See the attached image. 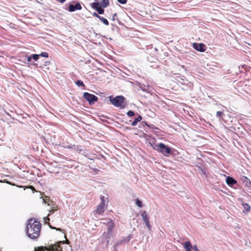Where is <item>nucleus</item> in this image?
<instances>
[{"instance_id":"nucleus-34","label":"nucleus","mask_w":251,"mask_h":251,"mask_svg":"<svg viewBox=\"0 0 251 251\" xmlns=\"http://www.w3.org/2000/svg\"><path fill=\"white\" fill-rule=\"evenodd\" d=\"M150 128H151L152 130H154V129H156V130H160L158 128L156 127L154 125H153L152 124L150 125Z\"/></svg>"},{"instance_id":"nucleus-36","label":"nucleus","mask_w":251,"mask_h":251,"mask_svg":"<svg viewBox=\"0 0 251 251\" xmlns=\"http://www.w3.org/2000/svg\"><path fill=\"white\" fill-rule=\"evenodd\" d=\"M117 1L122 4H125L127 2V0H117Z\"/></svg>"},{"instance_id":"nucleus-6","label":"nucleus","mask_w":251,"mask_h":251,"mask_svg":"<svg viewBox=\"0 0 251 251\" xmlns=\"http://www.w3.org/2000/svg\"><path fill=\"white\" fill-rule=\"evenodd\" d=\"M64 241H58L54 244L49 245L47 249L48 251H62L61 244H64Z\"/></svg>"},{"instance_id":"nucleus-5","label":"nucleus","mask_w":251,"mask_h":251,"mask_svg":"<svg viewBox=\"0 0 251 251\" xmlns=\"http://www.w3.org/2000/svg\"><path fill=\"white\" fill-rule=\"evenodd\" d=\"M83 98L90 105L94 104L98 100V98L96 96L88 92H84L83 93Z\"/></svg>"},{"instance_id":"nucleus-47","label":"nucleus","mask_w":251,"mask_h":251,"mask_svg":"<svg viewBox=\"0 0 251 251\" xmlns=\"http://www.w3.org/2000/svg\"><path fill=\"white\" fill-rule=\"evenodd\" d=\"M94 171H95V172H97V171H99V170L98 169H94Z\"/></svg>"},{"instance_id":"nucleus-8","label":"nucleus","mask_w":251,"mask_h":251,"mask_svg":"<svg viewBox=\"0 0 251 251\" xmlns=\"http://www.w3.org/2000/svg\"><path fill=\"white\" fill-rule=\"evenodd\" d=\"M141 217L144 223L146 224V226L149 229V230H151V226L150 224L149 221V217L148 215V214L146 211H144L141 214Z\"/></svg>"},{"instance_id":"nucleus-19","label":"nucleus","mask_w":251,"mask_h":251,"mask_svg":"<svg viewBox=\"0 0 251 251\" xmlns=\"http://www.w3.org/2000/svg\"><path fill=\"white\" fill-rule=\"evenodd\" d=\"M225 116V113L221 111H219L216 112V117L221 121H224V117Z\"/></svg>"},{"instance_id":"nucleus-24","label":"nucleus","mask_w":251,"mask_h":251,"mask_svg":"<svg viewBox=\"0 0 251 251\" xmlns=\"http://www.w3.org/2000/svg\"><path fill=\"white\" fill-rule=\"evenodd\" d=\"M99 20L105 25H109V22L108 20L103 18V17L100 16L99 18Z\"/></svg>"},{"instance_id":"nucleus-44","label":"nucleus","mask_w":251,"mask_h":251,"mask_svg":"<svg viewBox=\"0 0 251 251\" xmlns=\"http://www.w3.org/2000/svg\"><path fill=\"white\" fill-rule=\"evenodd\" d=\"M67 149H73V146H68L66 147Z\"/></svg>"},{"instance_id":"nucleus-35","label":"nucleus","mask_w":251,"mask_h":251,"mask_svg":"<svg viewBox=\"0 0 251 251\" xmlns=\"http://www.w3.org/2000/svg\"><path fill=\"white\" fill-rule=\"evenodd\" d=\"M100 203H103L105 204V197L103 196H101L100 198Z\"/></svg>"},{"instance_id":"nucleus-27","label":"nucleus","mask_w":251,"mask_h":251,"mask_svg":"<svg viewBox=\"0 0 251 251\" xmlns=\"http://www.w3.org/2000/svg\"><path fill=\"white\" fill-rule=\"evenodd\" d=\"M135 203L139 207H143V203H142V201H141L138 199H136L135 200Z\"/></svg>"},{"instance_id":"nucleus-18","label":"nucleus","mask_w":251,"mask_h":251,"mask_svg":"<svg viewBox=\"0 0 251 251\" xmlns=\"http://www.w3.org/2000/svg\"><path fill=\"white\" fill-rule=\"evenodd\" d=\"M104 204L103 203H100L97 206V208L96 209L97 213L99 214H101L104 212Z\"/></svg>"},{"instance_id":"nucleus-41","label":"nucleus","mask_w":251,"mask_h":251,"mask_svg":"<svg viewBox=\"0 0 251 251\" xmlns=\"http://www.w3.org/2000/svg\"><path fill=\"white\" fill-rule=\"evenodd\" d=\"M56 210H57L56 209H54L53 208H52V209L50 210V212H51V213H53Z\"/></svg>"},{"instance_id":"nucleus-28","label":"nucleus","mask_w":251,"mask_h":251,"mask_svg":"<svg viewBox=\"0 0 251 251\" xmlns=\"http://www.w3.org/2000/svg\"><path fill=\"white\" fill-rule=\"evenodd\" d=\"M32 59L34 61H37L39 58V55L38 54H33L31 55Z\"/></svg>"},{"instance_id":"nucleus-32","label":"nucleus","mask_w":251,"mask_h":251,"mask_svg":"<svg viewBox=\"0 0 251 251\" xmlns=\"http://www.w3.org/2000/svg\"><path fill=\"white\" fill-rule=\"evenodd\" d=\"M104 8H100L97 9L96 11L99 14H103L104 12Z\"/></svg>"},{"instance_id":"nucleus-14","label":"nucleus","mask_w":251,"mask_h":251,"mask_svg":"<svg viewBox=\"0 0 251 251\" xmlns=\"http://www.w3.org/2000/svg\"><path fill=\"white\" fill-rule=\"evenodd\" d=\"M109 222H108V226L107 228V233L110 234V235L111 234V232L113 231V229L114 227V224L112 222V220L108 219Z\"/></svg>"},{"instance_id":"nucleus-33","label":"nucleus","mask_w":251,"mask_h":251,"mask_svg":"<svg viewBox=\"0 0 251 251\" xmlns=\"http://www.w3.org/2000/svg\"><path fill=\"white\" fill-rule=\"evenodd\" d=\"M149 144H150V146L152 148V149H153V147H155V146H157V144H155L154 142H149Z\"/></svg>"},{"instance_id":"nucleus-7","label":"nucleus","mask_w":251,"mask_h":251,"mask_svg":"<svg viewBox=\"0 0 251 251\" xmlns=\"http://www.w3.org/2000/svg\"><path fill=\"white\" fill-rule=\"evenodd\" d=\"M184 248L186 251H200L196 245L192 246L191 243L189 241H186L184 243Z\"/></svg>"},{"instance_id":"nucleus-13","label":"nucleus","mask_w":251,"mask_h":251,"mask_svg":"<svg viewBox=\"0 0 251 251\" xmlns=\"http://www.w3.org/2000/svg\"><path fill=\"white\" fill-rule=\"evenodd\" d=\"M239 201L241 202V204L244 208V210L243 211V213L246 212L247 213L248 212H249L251 210L250 205L247 203H244L243 200L242 198L239 199Z\"/></svg>"},{"instance_id":"nucleus-22","label":"nucleus","mask_w":251,"mask_h":251,"mask_svg":"<svg viewBox=\"0 0 251 251\" xmlns=\"http://www.w3.org/2000/svg\"><path fill=\"white\" fill-rule=\"evenodd\" d=\"M100 2V6H101V8H105L109 4V1L108 0H101Z\"/></svg>"},{"instance_id":"nucleus-3","label":"nucleus","mask_w":251,"mask_h":251,"mask_svg":"<svg viewBox=\"0 0 251 251\" xmlns=\"http://www.w3.org/2000/svg\"><path fill=\"white\" fill-rule=\"evenodd\" d=\"M109 99L111 103L116 107H120L121 109H124L125 107V105L124 104L126 98L123 96H117L115 97H113L112 96L109 97Z\"/></svg>"},{"instance_id":"nucleus-4","label":"nucleus","mask_w":251,"mask_h":251,"mask_svg":"<svg viewBox=\"0 0 251 251\" xmlns=\"http://www.w3.org/2000/svg\"><path fill=\"white\" fill-rule=\"evenodd\" d=\"M180 87L184 91L192 90L193 89V84L188 81L184 77V78H178L177 79Z\"/></svg>"},{"instance_id":"nucleus-20","label":"nucleus","mask_w":251,"mask_h":251,"mask_svg":"<svg viewBox=\"0 0 251 251\" xmlns=\"http://www.w3.org/2000/svg\"><path fill=\"white\" fill-rule=\"evenodd\" d=\"M142 119V117L140 115H138V117L137 118H136L131 123V126H136L138 123L140 122Z\"/></svg>"},{"instance_id":"nucleus-38","label":"nucleus","mask_w":251,"mask_h":251,"mask_svg":"<svg viewBox=\"0 0 251 251\" xmlns=\"http://www.w3.org/2000/svg\"><path fill=\"white\" fill-rule=\"evenodd\" d=\"M49 226H50V227L51 229H56L57 231H62V229L61 228H56L55 227L52 226L51 225H50Z\"/></svg>"},{"instance_id":"nucleus-31","label":"nucleus","mask_w":251,"mask_h":251,"mask_svg":"<svg viewBox=\"0 0 251 251\" xmlns=\"http://www.w3.org/2000/svg\"><path fill=\"white\" fill-rule=\"evenodd\" d=\"M127 115L129 117H132L135 115L134 112L132 110H128L126 113Z\"/></svg>"},{"instance_id":"nucleus-11","label":"nucleus","mask_w":251,"mask_h":251,"mask_svg":"<svg viewBox=\"0 0 251 251\" xmlns=\"http://www.w3.org/2000/svg\"><path fill=\"white\" fill-rule=\"evenodd\" d=\"M226 182L227 185L230 187H233L234 185L237 183V181L230 176H227L226 177Z\"/></svg>"},{"instance_id":"nucleus-45","label":"nucleus","mask_w":251,"mask_h":251,"mask_svg":"<svg viewBox=\"0 0 251 251\" xmlns=\"http://www.w3.org/2000/svg\"><path fill=\"white\" fill-rule=\"evenodd\" d=\"M151 67H154V68H156L158 67V66L157 65H154V66H151Z\"/></svg>"},{"instance_id":"nucleus-29","label":"nucleus","mask_w":251,"mask_h":251,"mask_svg":"<svg viewBox=\"0 0 251 251\" xmlns=\"http://www.w3.org/2000/svg\"><path fill=\"white\" fill-rule=\"evenodd\" d=\"M132 238V235H128V236L125 237L124 240H123V241L124 242H128Z\"/></svg>"},{"instance_id":"nucleus-48","label":"nucleus","mask_w":251,"mask_h":251,"mask_svg":"<svg viewBox=\"0 0 251 251\" xmlns=\"http://www.w3.org/2000/svg\"><path fill=\"white\" fill-rule=\"evenodd\" d=\"M150 125H149V124H148V125H146V126H148V127H149V128H150Z\"/></svg>"},{"instance_id":"nucleus-46","label":"nucleus","mask_w":251,"mask_h":251,"mask_svg":"<svg viewBox=\"0 0 251 251\" xmlns=\"http://www.w3.org/2000/svg\"><path fill=\"white\" fill-rule=\"evenodd\" d=\"M181 67H182V68L184 69L185 71H186V68L184 67V65H182V66H181Z\"/></svg>"},{"instance_id":"nucleus-30","label":"nucleus","mask_w":251,"mask_h":251,"mask_svg":"<svg viewBox=\"0 0 251 251\" xmlns=\"http://www.w3.org/2000/svg\"><path fill=\"white\" fill-rule=\"evenodd\" d=\"M38 55H39V57L41 56V57H46V58L48 57V56H49V54L47 52H42L41 53H40Z\"/></svg>"},{"instance_id":"nucleus-16","label":"nucleus","mask_w":251,"mask_h":251,"mask_svg":"<svg viewBox=\"0 0 251 251\" xmlns=\"http://www.w3.org/2000/svg\"><path fill=\"white\" fill-rule=\"evenodd\" d=\"M80 154H81L90 160H93L92 158L93 156L92 154L90 153L88 150L84 149L83 151H80Z\"/></svg>"},{"instance_id":"nucleus-21","label":"nucleus","mask_w":251,"mask_h":251,"mask_svg":"<svg viewBox=\"0 0 251 251\" xmlns=\"http://www.w3.org/2000/svg\"><path fill=\"white\" fill-rule=\"evenodd\" d=\"M91 7L95 9L96 11L99 8H101L100 6V2H94L91 4Z\"/></svg>"},{"instance_id":"nucleus-1","label":"nucleus","mask_w":251,"mask_h":251,"mask_svg":"<svg viewBox=\"0 0 251 251\" xmlns=\"http://www.w3.org/2000/svg\"><path fill=\"white\" fill-rule=\"evenodd\" d=\"M41 228V224L37 219L31 218L27 221L26 232L29 238L37 239L39 236Z\"/></svg>"},{"instance_id":"nucleus-17","label":"nucleus","mask_w":251,"mask_h":251,"mask_svg":"<svg viewBox=\"0 0 251 251\" xmlns=\"http://www.w3.org/2000/svg\"><path fill=\"white\" fill-rule=\"evenodd\" d=\"M241 180L242 181L243 183L244 184V186L245 187H247L249 184H251V181L248 177L246 176H242L241 178Z\"/></svg>"},{"instance_id":"nucleus-37","label":"nucleus","mask_w":251,"mask_h":251,"mask_svg":"<svg viewBox=\"0 0 251 251\" xmlns=\"http://www.w3.org/2000/svg\"><path fill=\"white\" fill-rule=\"evenodd\" d=\"M92 15L93 16L98 18L99 19L100 17V16L99 15L100 14H99L98 13H96V12H93Z\"/></svg>"},{"instance_id":"nucleus-26","label":"nucleus","mask_w":251,"mask_h":251,"mask_svg":"<svg viewBox=\"0 0 251 251\" xmlns=\"http://www.w3.org/2000/svg\"><path fill=\"white\" fill-rule=\"evenodd\" d=\"M80 146L73 145V150L76 151L80 154V151H83V149H80Z\"/></svg>"},{"instance_id":"nucleus-2","label":"nucleus","mask_w":251,"mask_h":251,"mask_svg":"<svg viewBox=\"0 0 251 251\" xmlns=\"http://www.w3.org/2000/svg\"><path fill=\"white\" fill-rule=\"evenodd\" d=\"M153 150L157 152L161 153L165 156H168L169 154H172L174 152V149L163 143L157 144V146L153 147Z\"/></svg>"},{"instance_id":"nucleus-23","label":"nucleus","mask_w":251,"mask_h":251,"mask_svg":"<svg viewBox=\"0 0 251 251\" xmlns=\"http://www.w3.org/2000/svg\"><path fill=\"white\" fill-rule=\"evenodd\" d=\"M25 57L26 58V60L28 61V64L29 65L37 66V63L31 61L32 58L31 55H26Z\"/></svg>"},{"instance_id":"nucleus-10","label":"nucleus","mask_w":251,"mask_h":251,"mask_svg":"<svg viewBox=\"0 0 251 251\" xmlns=\"http://www.w3.org/2000/svg\"><path fill=\"white\" fill-rule=\"evenodd\" d=\"M82 9V6L79 2H77L75 4H70L68 6V10L70 12H74L76 10H80Z\"/></svg>"},{"instance_id":"nucleus-15","label":"nucleus","mask_w":251,"mask_h":251,"mask_svg":"<svg viewBox=\"0 0 251 251\" xmlns=\"http://www.w3.org/2000/svg\"><path fill=\"white\" fill-rule=\"evenodd\" d=\"M151 50L149 51L148 52V53H150L151 54H152L153 55H155L156 53L158 51L157 48L156 47L153 48V47L151 45L147 46V50Z\"/></svg>"},{"instance_id":"nucleus-9","label":"nucleus","mask_w":251,"mask_h":251,"mask_svg":"<svg viewBox=\"0 0 251 251\" xmlns=\"http://www.w3.org/2000/svg\"><path fill=\"white\" fill-rule=\"evenodd\" d=\"M193 48L200 52H204L205 50V46L203 43H194L192 44Z\"/></svg>"},{"instance_id":"nucleus-43","label":"nucleus","mask_w":251,"mask_h":251,"mask_svg":"<svg viewBox=\"0 0 251 251\" xmlns=\"http://www.w3.org/2000/svg\"><path fill=\"white\" fill-rule=\"evenodd\" d=\"M142 124L143 125H146H146H148V123H147L146 122L144 121V122H142Z\"/></svg>"},{"instance_id":"nucleus-25","label":"nucleus","mask_w":251,"mask_h":251,"mask_svg":"<svg viewBox=\"0 0 251 251\" xmlns=\"http://www.w3.org/2000/svg\"><path fill=\"white\" fill-rule=\"evenodd\" d=\"M75 84L78 87H84L85 84L81 80H77L75 81Z\"/></svg>"},{"instance_id":"nucleus-39","label":"nucleus","mask_w":251,"mask_h":251,"mask_svg":"<svg viewBox=\"0 0 251 251\" xmlns=\"http://www.w3.org/2000/svg\"><path fill=\"white\" fill-rule=\"evenodd\" d=\"M246 187L248 188V189H247L248 192L251 194V184L248 185Z\"/></svg>"},{"instance_id":"nucleus-42","label":"nucleus","mask_w":251,"mask_h":251,"mask_svg":"<svg viewBox=\"0 0 251 251\" xmlns=\"http://www.w3.org/2000/svg\"><path fill=\"white\" fill-rule=\"evenodd\" d=\"M66 0H58V1L61 3H64Z\"/></svg>"},{"instance_id":"nucleus-49","label":"nucleus","mask_w":251,"mask_h":251,"mask_svg":"<svg viewBox=\"0 0 251 251\" xmlns=\"http://www.w3.org/2000/svg\"><path fill=\"white\" fill-rule=\"evenodd\" d=\"M49 62H46V64H49Z\"/></svg>"},{"instance_id":"nucleus-40","label":"nucleus","mask_w":251,"mask_h":251,"mask_svg":"<svg viewBox=\"0 0 251 251\" xmlns=\"http://www.w3.org/2000/svg\"><path fill=\"white\" fill-rule=\"evenodd\" d=\"M117 17V14L116 13H115L113 16V18H112V20L113 21H114L115 20V18Z\"/></svg>"},{"instance_id":"nucleus-12","label":"nucleus","mask_w":251,"mask_h":251,"mask_svg":"<svg viewBox=\"0 0 251 251\" xmlns=\"http://www.w3.org/2000/svg\"><path fill=\"white\" fill-rule=\"evenodd\" d=\"M139 87L143 92H146L148 93H150L152 91V88L149 85H146L144 84H140Z\"/></svg>"}]
</instances>
